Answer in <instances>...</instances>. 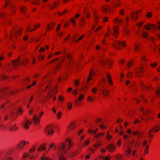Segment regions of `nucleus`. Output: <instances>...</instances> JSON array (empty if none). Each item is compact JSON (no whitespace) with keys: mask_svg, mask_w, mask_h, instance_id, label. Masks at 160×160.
Returning a JSON list of instances; mask_svg holds the SVG:
<instances>
[{"mask_svg":"<svg viewBox=\"0 0 160 160\" xmlns=\"http://www.w3.org/2000/svg\"><path fill=\"white\" fill-rule=\"evenodd\" d=\"M66 141L68 144V148H65V145L63 143L60 144L58 146L59 151L58 153V158L60 160H65V158L63 155V154L67 153L68 151L69 148L72 146L71 141L69 139H67Z\"/></svg>","mask_w":160,"mask_h":160,"instance_id":"obj_1","label":"nucleus"},{"mask_svg":"<svg viewBox=\"0 0 160 160\" xmlns=\"http://www.w3.org/2000/svg\"><path fill=\"white\" fill-rule=\"evenodd\" d=\"M43 113L42 112H41L39 115V118L37 116H34L32 118V119L33 123L34 124H37L39 123L40 121V118L43 115Z\"/></svg>","mask_w":160,"mask_h":160,"instance_id":"obj_2","label":"nucleus"},{"mask_svg":"<svg viewBox=\"0 0 160 160\" xmlns=\"http://www.w3.org/2000/svg\"><path fill=\"white\" fill-rule=\"evenodd\" d=\"M125 46V44L124 42H121L120 41L116 42L113 44V47L116 49H119V47Z\"/></svg>","mask_w":160,"mask_h":160,"instance_id":"obj_3","label":"nucleus"},{"mask_svg":"<svg viewBox=\"0 0 160 160\" xmlns=\"http://www.w3.org/2000/svg\"><path fill=\"white\" fill-rule=\"evenodd\" d=\"M12 66L14 69L16 68L18 64H20V58H17L15 60H12Z\"/></svg>","mask_w":160,"mask_h":160,"instance_id":"obj_4","label":"nucleus"},{"mask_svg":"<svg viewBox=\"0 0 160 160\" xmlns=\"http://www.w3.org/2000/svg\"><path fill=\"white\" fill-rule=\"evenodd\" d=\"M98 130V129H97L95 130H88V132H92L94 134V137L96 138H98V137L100 136H102L103 135V134L102 132L98 133L97 134H96Z\"/></svg>","mask_w":160,"mask_h":160,"instance_id":"obj_5","label":"nucleus"},{"mask_svg":"<svg viewBox=\"0 0 160 160\" xmlns=\"http://www.w3.org/2000/svg\"><path fill=\"white\" fill-rule=\"evenodd\" d=\"M45 131L49 135H51L53 133L52 127V126H47L45 129Z\"/></svg>","mask_w":160,"mask_h":160,"instance_id":"obj_6","label":"nucleus"},{"mask_svg":"<svg viewBox=\"0 0 160 160\" xmlns=\"http://www.w3.org/2000/svg\"><path fill=\"white\" fill-rule=\"evenodd\" d=\"M120 3V1L118 0H116V1H114V0H112V6L113 7H116L119 6Z\"/></svg>","mask_w":160,"mask_h":160,"instance_id":"obj_7","label":"nucleus"},{"mask_svg":"<svg viewBox=\"0 0 160 160\" xmlns=\"http://www.w3.org/2000/svg\"><path fill=\"white\" fill-rule=\"evenodd\" d=\"M31 124V122L29 120H27L26 118H25V124L23 125V127L26 129H28L29 126Z\"/></svg>","mask_w":160,"mask_h":160,"instance_id":"obj_8","label":"nucleus"},{"mask_svg":"<svg viewBox=\"0 0 160 160\" xmlns=\"http://www.w3.org/2000/svg\"><path fill=\"white\" fill-rule=\"evenodd\" d=\"M160 129V126L158 125H156L153 128H152L151 130H150L149 132V133L148 134V135L150 137H152V136L150 134L151 132L152 131H153L155 132H157Z\"/></svg>","mask_w":160,"mask_h":160,"instance_id":"obj_9","label":"nucleus"},{"mask_svg":"<svg viewBox=\"0 0 160 160\" xmlns=\"http://www.w3.org/2000/svg\"><path fill=\"white\" fill-rule=\"evenodd\" d=\"M28 143V142H25V141L22 142L18 145L17 148L18 149H20L25 146L26 144Z\"/></svg>","mask_w":160,"mask_h":160,"instance_id":"obj_10","label":"nucleus"},{"mask_svg":"<svg viewBox=\"0 0 160 160\" xmlns=\"http://www.w3.org/2000/svg\"><path fill=\"white\" fill-rule=\"evenodd\" d=\"M100 62L102 64H104L107 63L109 68H110V66H109V65L112 63V62L111 61H109L108 60H105L103 61L101 60Z\"/></svg>","mask_w":160,"mask_h":160,"instance_id":"obj_11","label":"nucleus"},{"mask_svg":"<svg viewBox=\"0 0 160 160\" xmlns=\"http://www.w3.org/2000/svg\"><path fill=\"white\" fill-rule=\"evenodd\" d=\"M146 27V29L148 30H150L152 28H153L154 30L157 29L155 25L153 24L151 25V26L150 25H146L144 26V28H145Z\"/></svg>","mask_w":160,"mask_h":160,"instance_id":"obj_12","label":"nucleus"},{"mask_svg":"<svg viewBox=\"0 0 160 160\" xmlns=\"http://www.w3.org/2000/svg\"><path fill=\"white\" fill-rule=\"evenodd\" d=\"M101 145V143H96L94 144L93 145L94 149H91L90 150L92 152H94L95 149H96L97 148H99Z\"/></svg>","mask_w":160,"mask_h":160,"instance_id":"obj_13","label":"nucleus"},{"mask_svg":"<svg viewBox=\"0 0 160 160\" xmlns=\"http://www.w3.org/2000/svg\"><path fill=\"white\" fill-rule=\"evenodd\" d=\"M139 84L142 89L147 88L148 91H151V90L149 88H151V86H149L148 87H146L144 83L141 82H139Z\"/></svg>","mask_w":160,"mask_h":160,"instance_id":"obj_14","label":"nucleus"},{"mask_svg":"<svg viewBox=\"0 0 160 160\" xmlns=\"http://www.w3.org/2000/svg\"><path fill=\"white\" fill-rule=\"evenodd\" d=\"M101 92L105 96H108L109 93V91L104 88L101 90Z\"/></svg>","mask_w":160,"mask_h":160,"instance_id":"obj_15","label":"nucleus"},{"mask_svg":"<svg viewBox=\"0 0 160 160\" xmlns=\"http://www.w3.org/2000/svg\"><path fill=\"white\" fill-rule=\"evenodd\" d=\"M107 148L108 151L110 152H112L115 148V146L112 144H110L107 147Z\"/></svg>","mask_w":160,"mask_h":160,"instance_id":"obj_16","label":"nucleus"},{"mask_svg":"<svg viewBox=\"0 0 160 160\" xmlns=\"http://www.w3.org/2000/svg\"><path fill=\"white\" fill-rule=\"evenodd\" d=\"M140 111L141 112H143V114L144 115H148V113L149 112V111L148 110L145 111L144 109L143 108H141L140 109Z\"/></svg>","mask_w":160,"mask_h":160,"instance_id":"obj_17","label":"nucleus"},{"mask_svg":"<svg viewBox=\"0 0 160 160\" xmlns=\"http://www.w3.org/2000/svg\"><path fill=\"white\" fill-rule=\"evenodd\" d=\"M16 125L15 124L14 126H9L8 127V128L11 131H16L18 128L15 126Z\"/></svg>","mask_w":160,"mask_h":160,"instance_id":"obj_18","label":"nucleus"},{"mask_svg":"<svg viewBox=\"0 0 160 160\" xmlns=\"http://www.w3.org/2000/svg\"><path fill=\"white\" fill-rule=\"evenodd\" d=\"M136 14H135V13L134 12H132L131 13V17L132 20H135L137 19L138 16L136 15Z\"/></svg>","mask_w":160,"mask_h":160,"instance_id":"obj_19","label":"nucleus"},{"mask_svg":"<svg viewBox=\"0 0 160 160\" xmlns=\"http://www.w3.org/2000/svg\"><path fill=\"white\" fill-rule=\"evenodd\" d=\"M46 145V143H44L43 144V146H42V145H41L40 146H39L38 147V151H40L42 149H43L44 150H45L46 149L45 146Z\"/></svg>","mask_w":160,"mask_h":160,"instance_id":"obj_20","label":"nucleus"},{"mask_svg":"<svg viewBox=\"0 0 160 160\" xmlns=\"http://www.w3.org/2000/svg\"><path fill=\"white\" fill-rule=\"evenodd\" d=\"M94 74V73H93L91 71H90L89 76L88 77V78L87 81V84L88 83L90 80L92 79V76Z\"/></svg>","mask_w":160,"mask_h":160,"instance_id":"obj_21","label":"nucleus"},{"mask_svg":"<svg viewBox=\"0 0 160 160\" xmlns=\"http://www.w3.org/2000/svg\"><path fill=\"white\" fill-rule=\"evenodd\" d=\"M51 25H50V24L48 25V27L46 28V31H48L50 29L54 27L55 23H51Z\"/></svg>","mask_w":160,"mask_h":160,"instance_id":"obj_22","label":"nucleus"},{"mask_svg":"<svg viewBox=\"0 0 160 160\" xmlns=\"http://www.w3.org/2000/svg\"><path fill=\"white\" fill-rule=\"evenodd\" d=\"M9 5L11 8L13 6L12 3L11 2L10 0H6V1L5 5Z\"/></svg>","mask_w":160,"mask_h":160,"instance_id":"obj_23","label":"nucleus"},{"mask_svg":"<svg viewBox=\"0 0 160 160\" xmlns=\"http://www.w3.org/2000/svg\"><path fill=\"white\" fill-rule=\"evenodd\" d=\"M140 45V44H135L134 48L135 51L136 52H138L140 50V48L138 46V45Z\"/></svg>","mask_w":160,"mask_h":160,"instance_id":"obj_24","label":"nucleus"},{"mask_svg":"<svg viewBox=\"0 0 160 160\" xmlns=\"http://www.w3.org/2000/svg\"><path fill=\"white\" fill-rule=\"evenodd\" d=\"M36 148L35 146L32 147L31 149L29 150V152L30 154V156L32 155L35 150L36 149Z\"/></svg>","mask_w":160,"mask_h":160,"instance_id":"obj_25","label":"nucleus"},{"mask_svg":"<svg viewBox=\"0 0 160 160\" xmlns=\"http://www.w3.org/2000/svg\"><path fill=\"white\" fill-rule=\"evenodd\" d=\"M107 78L108 79V82L110 84H112L113 83L111 79V76L109 74H108L107 76Z\"/></svg>","mask_w":160,"mask_h":160,"instance_id":"obj_26","label":"nucleus"},{"mask_svg":"<svg viewBox=\"0 0 160 160\" xmlns=\"http://www.w3.org/2000/svg\"><path fill=\"white\" fill-rule=\"evenodd\" d=\"M22 29L19 30L18 31H17V30H15V32H13V33L15 36H16L17 35L21 34L22 33Z\"/></svg>","mask_w":160,"mask_h":160,"instance_id":"obj_27","label":"nucleus"},{"mask_svg":"<svg viewBox=\"0 0 160 160\" xmlns=\"http://www.w3.org/2000/svg\"><path fill=\"white\" fill-rule=\"evenodd\" d=\"M113 30L114 31V33L113 34V35L115 37H117L118 35V30H117V28L116 27H114L113 28Z\"/></svg>","mask_w":160,"mask_h":160,"instance_id":"obj_28","label":"nucleus"},{"mask_svg":"<svg viewBox=\"0 0 160 160\" xmlns=\"http://www.w3.org/2000/svg\"><path fill=\"white\" fill-rule=\"evenodd\" d=\"M38 157V155L37 154L32 155L30 158L29 160H35V159Z\"/></svg>","mask_w":160,"mask_h":160,"instance_id":"obj_29","label":"nucleus"},{"mask_svg":"<svg viewBox=\"0 0 160 160\" xmlns=\"http://www.w3.org/2000/svg\"><path fill=\"white\" fill-rule=\"evenodd\" d=\"M10 94L11 95H12L13 94V92H11V93L9 92V93L8 94V93H6L4 95H3L2 96H0V98H3V97L4 98H6L7 96H8V94Z\"/></svg>","mask_w":160,"mask_h":160,"instance_id":"obj_30","label":"nucleus"},{"mask_svg":"<svg viewBox=\"0 0 160 160\" xmlns=\"http://www.w3.org/2000/svg\"><path fill=\"white\" fill-rule=\"evenodd\" d=\"M76 125L75 123L72 122L71 123L70 125L69 126V128L70 130L73 129L75 127Z\"/></svg>","mask_w":160,"mask_h":160,"instance_id":"obj_31","label":"nucleus"},{"mask_svg":"<svg viewBox=\"0 0 160 160\" xmlns=\"http://www.w3.org/2000/svg\"><path fill=\"white\" fill-rule=\"evenodd\" d=\"M115 21L119 24H120L122 22V20L118 18H116L115 19Z\"/></svg>","mask_w":160,"mask_h":160,"instance_id":"obj_32","label":"nucleus"},{"mask_svg":"<svg viewBox=\"0 0 160 160\" xmlns=\"http://www.w3.org/2000/svg\"><path fill=\"white\" fill-rule=\"evenodd\" d=\"M127 152L128 153L127 155L128 156L130 153L132 151L131 148H130L129 147H128L127 149Z\"/></svg>","mask_w":160,"mask_h":160,"instance_id":"obj_33","label":"nucleus"},{"mask_svg":"<svg viewBox=\"0 0 160 160\" xmlns=\"http://www.w3.org/2000/svg\"><path fill=\"white\" fill-rule=\"evenodd\" d=\"M23 154L24 155L23 157V158H28L30 156V154L29 152L24 153Z\"/></svg>","mask_w":160,"mask_h":160,"instance_id":"obj_34","label":"nucleus"},{"mask_svg":"<svg viewBox=\"0 0 160 160\" xmlns=\"http://www.w3.org/2000/svg\"><path fill=\"white\" fill-rule=\"evenodd\" d=\"M133 76L132 73L131 72H129L127 75V77L128 78H132Z\"/></svg>","mask_w":160,"mask_h":160,"instance_id":"obj_35","label":"nucleus"},{"mask_svg":"<svg viewBox=\"0 0 160 160\" xmlns=\"http://www.w3.org/2000/svg\"><path fill=\"white\" fill-rule=\"evenodd\" d=\"M67 108L69 109H71L72 108V104H70L69 102L68 103Z\"/></svg>","mask_w":160,"mask_h":160,"instance_id":"obj_36","label":"nucleus"},{"mask_svg":"<svg viewBox=\"0 0 160 160\" xmlns=\"http://www.w3.org/2000/svg\"><path fill=\"white\" fill-rule=\"evenodd\" d=\"M20 10H21V12L22 13L23 12L26 10V7L24 6L21 7L20 8Z\"/></svg>","mask_w":160,"mask_h":160,"instance_id":"obj_37","label":"nucleus"},{"mask_svg":"<svg viewBox=\"0 0 160 160\" xmlns=\"http://www.w3.org/2000/svg\"><path fill=\"white\" fill-rule=\"evenodd\" d=\"M132 62H131L129 61L128 62V63L127 66H128V68H130L131 66L132 65Z\"/></svg>","mask_w":160,"mask_h":160,"instance_id":"obj_38","label":"nucleus"},{"mask_svg":"<svg viewBox=\"0 0 160 160\" xmlns=\"http://www.w3.org/2000/svg\"><path fill=\"white\" fill-rule=\"evenodd\" d=\"M38 58L40 60L42 61L44 58V57L41 55H39L38 56Z\"/></svg>","mask_w":160,"mask_h":160,"instance_id":"obj_39","label":"nucleus"},{"mask_svg":"<svg viewBox=\"0 0 160 160\" xmlns=\"http://www.w3.org/2000/svg\"><path fill=\"white\" fill-rule=\"evenodd\" d=\"M84 98V96L82 94H81L80 95L78 99L79 100H81L83 99Z\"/></svg>","mask_w":160,"mask_h":160,"instance_id":"obj_40","label":"nucleus"},{"mask_svg":"<svg viewBox=\"0 0 160 160\" xmlns=\"http://www.w3.org/2000/svg\"><path fill=\"white\" fill-rule=\"evenodd\" d=\"M97 89L96 88H93L92 90V92L93 93H95L97 92Z\"/></svg>","mask_w":160,"mask_h":160,"instance_id":"obj_41","label":"nucleus"},{"mask_svg":"<svg viewBox=\"0 0 160 160\" xmlns=\"http://www.w3.org/2000/svg\"><path fill=\"white\" fill-rule=\"evenodd\" d=\"M143 67H140V72H138V71H136V73H142L143 72V71L142 70L143 69Z\"/></svg>","mask_w":160,"mask_h":160,"instance_id":"obj_42","label":"nucleus"},{"mask_svg":"<svg viewBox=\"0 0 160 160\" xmlns=\"http://www.w3.org/2000/svg\"><path fill=\"white\" fill-rule=\"evenodd\" d=\"M30 81V78L29 77L26 78L24 80V81L27 83L28 82Z\"/></svg>","mask_w":160,"mask_h":160,"instance_id":"obj_43","label":"nucleus"},{"mask_svg":"<svg viewBox=\"0 0 160 160\" xmlns=\"http://www.w3.org/2000/svg\"><path fill=\"white\" fill-rule=\"evenodd\" d=\"M84 12L86 13L85 14V15L86 16V17L87 18H89L90 17V15L89 13L88 12H87L85 10H84Z\"/></svg>","mask_w":160,"mask_h":160,"instance_id":"obj_44","label":"nucleus"},{"mask_svg":"<svg viewBox=\"0 0 160 160\" xmlns=\"http://www.w3.org/2000/svg\"><path fill=\"white\" fill-rule=\"evenodd\" d=\"M112 137L109 134L108 132L107 134V138L108 140H109Z\"/></svg>","mask_w":160,"mask_h":160,"instance_id":"obj_45","label":"nucleus"},{"mask_svg":"<svg viewBox=\"0 0 160 160\" xmlns=\"http://www.w3.org/2000/svg\"><path fill=\"white\" fill-rule=\"evenodd\" d=\"M147 16L148 18H151L152 16V14L151 12H148L147 13Z\"/></svg>","mask_w":160,"mask_h":160,"instance_id":"obj_46","label":"nucleus"},{"mask_svg":"<svg viewBox=\"0 0 160 160\" xmlns=\"http://www.w3.org/2000/svg\"><path fill=\"white\" fill-rule=\"evenodd\" d=\"M27 61H28L27 59H25L24 61L22 62V64H27L28 63V62Z\"/></svg>","mask_w":160,"mask_h":160,"instance_id":"obj_47","label":"nucleus"},{"mask_svg":"<svg viewBox=\"0 0 160 160\" xmlns=\"http://www.w3.org/2000/svg\"><path fill=\"white\" fill-rule=\"evenodd\" d=\"M84 35H83L82 36H81L77 40H76V42H78L79 40L82 39L84 37Z\"/></svg>","mask_w":160,"mask_h":160,"instance_id":"obj_48","label":"nucleus"},{"mask_svg":"<svg viewBox=\"0 0 160 160\" xmlns=\"http://www.w3.org/2000/svg\"><path fill=\"white\" fill-rule=\"evenodd\" d=\"M5 104H3L1 105L0 108V109L4 111L5 110L4 109V107L5 106Z\"/></svg>","mask_w":160,"mask_h":160,"instance_id":"obj_49","label":"nucleus"},{"mask_svg":"<svg viewBox=\"0 0 160 160\" xmlns=\"http://www.w3.org/2000/svg\"><path fill=\"white\" fill-rule=\"evenodd\" d=\"M27 28L28 29V30L30 32H32V31H35L36 30L35 28H33V29H31L30 28H29L28 27H27Z\"/></svg>","mask_w":160,"mask_h":160,"instance_id":"obj_50","label":"nucleus"},{"mask_svg":"<svg viewBox=\"0 0 160 160\" xmlns=\"http://www.w3.org/2000/svg\"><path fill=\"white\" fill-rule=\"evenodd\" d=\"M108 31L109 32H108V33H106V37L109 36L112 33L111 32H110V30L109 29H108Z\"/></svg>","mask_w":160,"mask_h":160,"instance_id":"obj_51","label":"nucleus"},{"mask_svg":"<svg viewBox=\"0 0 160 160\" xmlns=\"http://www.w3.org/2000/svg\"><path fill=\"white\" fill-rule=\"evenodd\" d=\"M143 24V23L141 22H140L137 24V25L139 27H140L142 26Z\"/></svg>","mask_w":160,"mask_h":160,"instance_id":"obj_52","label":"nucleus"},{"mask_svg":"<svg viewBox=\"0 0 160 160\" xmlns=\"http://www.w3.org/2000/svg\"><path fill=\"white\" fill-rule=\"evenodd\" d=\"M142 34L143 36L145 38H146L148 36V34L146 32H144Z\"/></svg>","mask_w":160,"mask_h":160,"instance_id":"obj_53","label":"nucleus"},{"mask_svg":"<svg viewBox=\"0 0 160 160\" xmlns=\"http://www.w3.org/2000/svg\"><path fill=\"white\" fill-rule=\"evenodd\" d=\"M68 11V10H65L64 11H63V12H62V13H58V15H62V14H64V13H65V12H67Z\"/></svg>","mask_w":160,"mask_h":160,"instance_id":"obj_54","label":"nucleus"},{"mask_svg":"<svg viewBox=\"0 0 160 160\" xmlns=\"http://www.w3.org/2000/svg\"><path fill=\"white\" fill-rule=\"evenodd\" d=\"M102 160H109V159L108 158L107 156L105 158H104L103 157H102Z\"/></svg>","mask_w":160,"mask_h":160,"instance_id":"obj_55","label":"nucleus"},{"mask_svg":"<svg viewBox=\"0 0 160 160\" xmlns=\"http://www.w3.org/2000/svg\"><path fill=\"white\" fill-rule=\"evenodd\" d=\"M61 27V25L60 24H58V25L57 29V31L58 32L59 30L60 29Z\"/></svg>","mask_w":160,"mask_h":160,"instance_id":"obj_56","label":"nucleus"},{"mask_svg":"<svg viewBox=\"0 0 160 160\" xmlns=\"http://www.w3.org/2000/svg\"><path fill=\"white\" fill-rule=\"evenodd\" d=\"M61 114V112H59L57 115V116L58 117V119H59L60 118V116Z\"/></svg>","mask_w":160,"mask_h":160,"instance_id":"obj_57","label":"nucleus"},{"mask_svg":"<svg viewBox=\"0 0 160 160\" xmlns=\"http://www.w3.org/2000/svg\"><path fill=\"white\" fill-rule=\"evenodd\" d=\"M121 144V140L120 139H119L118 140V142H117V145L119 146H120Z\"/></svg>","mask_w":160,"mask_h":160,"instance_id":"obj_58","label":"nucleus"},{"mask_svg":"<svg viewBox=\"0 0 160 160\" xmlns=\"http://www.w3.org/2000/svg\"><path fill=\"white\" fill-rule=\"evenodd\" d=\"M140 122V121L139 120V119H135V120L134 121L133 123L134 124L136 123H139Z\"/></svg>","mask_w":160,"mask_h":160,"instance_id":"obj_59","label":"nucleus"},{"mask_svg":"<svg viewBox=\"0 0 160 160\" xmlns=\"http://www.w3.org/2000/svg\"><path fill=\"white\" fill-rule=\"evenodd\" d=\"M7 89V88H5L2 89H0V93L4 92V91L6 90Z\"/></svg>","mask_w":160,"mask_h":160,"instance_id":"obj_60","label":"nucleus"},{"mask_svg":"<svg viewBox=\"0 0 160 160\" xmlns=\"http://www.w3.org/2000/svg\"><path fill=\"white\" fill-rule=\"evenodd\" d=\"M1 78L2 79H6L7 78V77L5 75H2L1 76Z\"/></svg>","mask_w":160,"mask_h":160,"instance_id":"obj_61","label":"nucleus"},{"mask_svg":"<svg viewBox=\"0 0 160 160\" xmlns=\"http://www.w3.org/2000/svg\"><path fill=\"white\" fill-rule=\"evenodd\" d=\"M124 34H126V35H127L128 36H129V32L128 31V30L125 31Z\"/></svg>","mask_w":160,"mask_h":160,"instance_id":"obj_62","label":"nucleus"},{"mask_svg":"<svg viewBox=\"0 0 160 160\" xmlns=\"http://www.w3.org/2000/svg\"><path fill=\"white\" fill-rule=\"evenodd\" d=\"M45 49L44 48L42 47L40 48V49L39 50V51L40 52H43L44 51Z\"/></svg>","mask_w":160,"mask_h":160,"instance_id":"obj_63","label":"nucleus"},{"mask_svg":"<svg viewBox=\"0 0 160 160\" xmlns=\"http://www.w3.org/2000/svg\"><path fill=\"white\" fill-rule=\"evenodd\" d=\"M6 159L7 160H12V159H11V157L10 156H7L6 157Z\"/></svg>","mask_w":160,"mask_h":160,"instance_id":"obj_64","label":"nucleus"}]
</instances>
